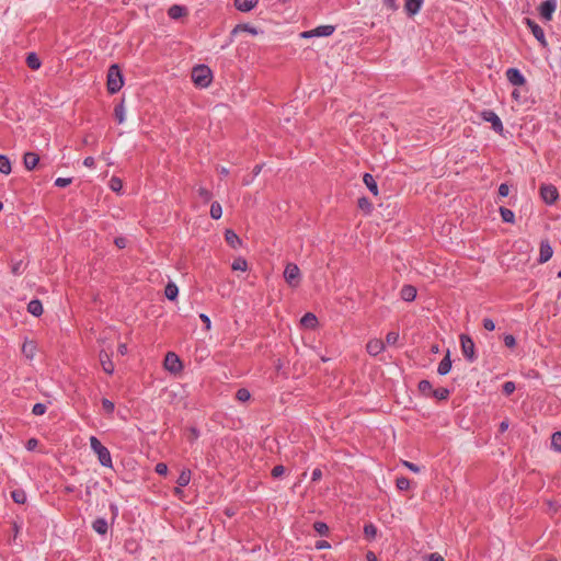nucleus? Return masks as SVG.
<instances>
[{"instance_id": "nucleus-1", "label": "nucleus", "mask_w": 561, "mask_h": 561, "mask_svg": "<svg viewBox=\"0 0 561 561\" xmlns=\"http://www.w3.org/2000/svg\"><path fill=\"white\" fill-rule=\"evenodd\" d=\"M124 84V79L118 65L114 64L108 68L107 71V91L111 94L117 93Z\"/></svg>"}, {"instance_id": "nucleus-2", "label": "nucleus", "mask_w": 561, "mask_h": 561, "mask_svg": "<svg viewBox=\"0 0 561 561\" xmlns=\"http://www.w3.org/2000/svg\"><path fill=\"white\" fill-rule=\"evenodd\" d=\"M91 449L98 455L99 461L102 466L112 468V457L110 450L102 445V443L95 437H90Z\"/></svg>"}, {"instance_id": "nucleus-3", "label": "nucleus", "mask_w": 561, "mask_h": 561, "mask_svg": "<svg viewBox=\"0 0 561 561\" xmlns=\"http://www.w3.org/2000/svg\"><path fill=\"white\" fill-rule=\"evenodd\" d=\"M193 82L201 87L206 88L211 82V71L207 66L195 67L192 71Z\"/></svg>"}, {"instance_id": "nucleus-4", "label": "nucleus", "mask_w": 561, "mask_h": 561, "mask_svg": "<svg viewBox=\"0 0 561 561\" xmlns=\"http://www.w3.org/2000/svg\"><path fill=\"white\" fill-rule=\"evenodd\" d=\"M284 278L288 286L296 288L301 280V273L297 264L288 263L284 271Z\"/></svg>"}, {"instance_id": "nucleus-5", "label": "nucleus", "mask_w": 561, "mask_h": 561, "mask_svg": "<svg viewBox=\"0 0 561 561\" xmlns=\"http://www.w3.org/2000/svg\"><path fill=\"white\" fill-rule=\"evenodd\" d=\"M460 343H461V352L463 356L469 360L473 362L476 359V347L471 337L468 335L462 334L460 336Z\"/></svg>"}, {"instance_id": "nucleus-6", "label": "nucleus", "mask_w": 561, "mask_h": 561, "mask_svg": "<svg viewBox=\"0 0 561 561\" xmlns=\"http://www.w3.org/2000/svg\"><path fill=\"white\" fill-rule=\"evenodd\" d=\"M334 30L335 27L333 25H321L313 30L302 32L300 36L304 38L330 36L333 34Z\"/></svg>"}, {"instance_id": "nucleus-7", "label": "nucleus", "mask_w": 561, "mask_h": 561, "mask_svg": "<svg viewBox=\"0 0 561 561\" xmlns=\"http://www.w3.org/2000/svg\"><path fill=\"white\" fill-rule=\"evenodd\" d=\"M163 364L164 368L171 373H179L182 369V363L179 356L173 352H169L165 355Z\"/></svg>"}, {"instance_id": "nucleus-8", "label": "nucleus", "mask_w": 561, "mask_h": 561, "mask_svg": "<svg viewBox=\"0 0 561 561\" xmlns=\"http://www.w3.org/2000/svg\"><path fill=\"white\" fill-rule=\"evenodd\" d=\"M557 9V0H546L543 1L539 8V14L540 16L546 20L550 21L552 19V15Z\"/></svg>"}, {"instance_id": "nucleus-9", "label": "nucleus", "mask_w": 561, "mask_h": 561, "mask_svg": "<svg viewBox=\"0 0 561 561\" xmlns=\"http://www.w3.org/2000/svg\"><path fill=\"white\" fill-rule=\"evenodd\" d=\"M481 117L483 121L491 123V126L494 131L502 134L503 124L501 118L493 111H483L481 113Z\"/></svg>"}, {"instance_id": "nucleus-10", "label": "nucleus", "mask_w": 561, "mask_h": 561, "mask_svg": "<svg viewBox=\"0 0 561 561\" xmlns=\"http://www.w3.org/2000/svg\"><path fill=\"white\" fill-rule=\"evenodd\" d=\"M540 195L547 204H553L559 196L558 191L553 185H542L540 187Z\"/></svg>"}, {"instance_id": "nucleus-11", "label": "nucleus", "mask_w": 561, "mask_h": 561, "mask_svg": "<svg viewBox=\"0 0 561 561\" xmlns=\"http://www.w3.org/2000/svg\"><path fill=\"white\" fill-rule=\"evenodd\" d=\"M526 24L530 28L533 35L536 37V39L543 46H547V42L545 38V32L533 20L526 19Z\"/></svg>"}, {"instance_id": "nucleus-12", "label": "nucleus", "mask_w": 561, "mask_h": 561, "mask_svg": "<svg viewBox=\"0 0 561 561\" xmlns=\"http://www.w3.org/2000/svg\"><path fill=\"white\" fill-rule=\"evenodd\" d=\"M506 78L513 85L520 87L526 83L525 77L516 68H510L506 71Z\"/></svg>"}, {"instance_id": "nucleus-13", "label": "nucleus", "mask_w": 561, "mask_h": 561, "mask_svg": "<svg viewBox=\"0 0 561 561\" xmlns=\"http://www.w3.org/2000/svg\"><path fill=\"white\" fill-rule=\"evenodd\" d=\"M100 364L104 373L112 375L114 373V363L111 359V355L106 351L99 353Z\"/></svg>"}, {"instance_id": "nucleus-14", "label": "nucleus", "mask_w": 561, "mask_h": 561, "mask_svg": "<svg viewBox=\"0 0 561 561\" xmlns=\"http://www.w3.org/2000/svg\"><path fill=\"white\" fill-rule=\"evenodd\" d=\"M385 350V342L380 339H371L366 344V351L371 356H377Z\"/></svg>"}, {"instance_id": "nucleus-15", "label": "nucleus", "mask_w": 561, "mask_h": 561, "mask_svg": "<svg viewBox=\"0 0 561 561\" xmlns=\"http://www.w3.org/2000/svg\"><path fill=\"white\" fill-rule=\"evenodd\" d=\"M553 254L552 247L550 245L549 241L543 240L540 242V249H539V262L546 263L551 259Z\"/></svg>"}, {"instance_id": "nucleus-16", "label": "nucleus", "mask_w": 561, "mask_h": 561, "mask_svg": "<svg viewBox=\"0 0 561 561\" xmlns=\"http://www.w3.org/2000/svg\"><path fill=\"white\" fill-rule=\"evenodd\" d=\"M259 3V0H234V7L240 12H250Z\"/></svg>"}, {"instance_id": "nucleus-17", "label": "nucleus", "mask_w": 561, "mask_h": 561, "mask_svg": "<svg viewBox=\"0 0 561 561\" xmlns=\"http://www.w3.org/2000/svg\"><path fill=\"white\" fill-rule=\"evenodd\" d=\"M168 15L173 20H178L187 15V9L183 5L173 4L169 8Z\"/></svg>"}, {"instance_id": "nucleus-18", "label": "nucleus", "mask_w": 561, "mask_h": 561, "mask_svg": "<svg viewBox=\"0 0 561 561\" xmlns=\"http://www.w3.org/2000/svg\"><path fill=\"white\" fill-rule=\"evenodd\" d=\"M39 157L35 152H26L23 157V163L25 169L33 170L38 164Z\"/></svg>"}, {"instance_id": "nucleus-19", "label": "nucleus", "mask_w": 561, "mask_h": 561, "mask_svg": "<svg viewBox=\"0 0 561 561\" xmlns=\"http://www.w3.org/2000/svg\"><path fill=\"white\" fill-rule=\"evenodd\" d=\"M451 369L450 352L447 351L445 357L440 360L437 367V373L442 376L447 375Z\"/></svg>"}, {"instance_id": "nucleus-20", "label": "nucleus", "mask_w": 561, "mask_h": 561, "mask_svg": "<svg viewBox=\"0 0 561 561\" xmlns=\"http://www.w3.org/2000/svg\"><path fill=\"white\" fill-rule=\"evenodd\" d=\"M36 351H37V346L34 341H25L22 345V353L28 359L34 358Z\"/></svg>"}, {"instance_id": "nucleus-21", "label": "nucleus", "mask_w": 561, "mask_h": 561, "mask_svg": "<svg viewBox=\"0 0 561 561\" xmlns=\"http://www.w3.org/2000/svg\"><path fill=\"white\" fill-rule=\"evenodd\" d=\"M400 296L404 301H413L416 297V289L412 285H404L401 288Z\"/></svg>"}, {"instance_id": "nucleus-22", "label": "nucleus", "mask_w": 561, "mask_h": 561, "mask_svg": "<svg viewBox=\"0 0 561 561\" xmlns=\"http://www.w3.org/2000/svg\"><path fill=\"white\" fill-rule=\"evenodd\" d=\"M225 239H226V242L232 248V249H237L241 245V239L238 237L237 233H234V231L228 229L226 230L225 232Z\"/></svg>"}, {"instance_id": "nucleus-23", "label": "nucleus", "mask_w": 561, "mask_h": 561, "mask_svg": "<svg viewBox=\"0 0 561 561\" xmlns=\"http://www.w3.org/2000/svg\"><path fill=\"white\" fill-rule=\"evenodd\" d=\"M422 4L423 0H405L404 8L408 14L414 15L421 10Z\"/></svg>"}, {"instance_id": "nucleus-24", "label": "nucleus", "mask_w": 561, "mask_h": 561, "mask_svg": "<svg viewBox=\"0 0 561 561\" xmlns=\"http://www.w3.org/2000/svg\"><path fill=\"white\" fill-rule=\"evenodd\" d=\"M240 32H245V33H249L251 35H257L259 34L257 28L252 26V25H250V24H238L231 31V36H234V35H237Z\"/></svg>"}, {"instance_id": "nucleus-25", "label": "nucleus", "mask_w": 561, "mask_h": 561, "mask_svg": "<svg viewBox=\"0 0 561 561\" xmlns=\"http://www.w3.org/2000/svg\"><path fill=\"white\" fill-rule=\"evenodd\" d=\"M300 323L306 329H314L318 324V319L313 313L308 312L301 318Z\"/></svg>"}, {"instance_id": "nucleus-26", "label": "nucleus", "mask_w": 561, "mask_h": 561, "mask_svg": "<svg viewBox=\"0 0 561 561\" xmlns=\"http://www.w3.org/2000/svg\"><path fill=\"white\" fill-rule=\"evenodd\" d=\"M27 311L35 316L39 317L43 313V305L38 299H33L27 305Z\"/></svg>"}, {"instance_id": "nucleus-27", "label": "nucleus", "mask_w": 561, "mask_h": 561, "mask_svg": "<svg viewBox=\"0 0 561 561\" xmlns=\"http://www.w3.org/2000/svg\"><path fill=\"white\" fill-rule=\"evenodd\" d=\"M363 181H364L365 185L367 186V188L375 196H377L378 195V185H377V182L375 181L374 176L371 174H369V173H365L364 178H363Z\"/></svg>"}, {"instance_id": "nucleus-28", "label": "nucleus", "mask_w": 561, "mask_h": 561, "mask_svg": "<svg viewBox=\"0 0 561 561\" xmlns=\"http://www.w3.org/2000/svg\"><path fill=\"white\" fill-rule=\"evenodd\" d=\"M92 528L100 535H105L108 529V524L104 518H96L93 524Z\"/></svg>"}, {"instance_id": "nucleus-29", "label": "nucleus", "mask_w": 561, "mask_h": 561, "mask_svg": "<svg viewBox=\"0 0 561 561\" xmlns=\"http://www.w3.org/2000/svg\"><path fill=\"white\" fill-rule=\"evenodd\" d=\"M26 65L32 70H37V69H39L42 64H41L38 56L35 53H30L26 57Z\"/></svg>"}, {"instance_id": "nucleus-30", "label": "nucleus", "mask_w": 561, "mask_h": 561, "mask_svg": "<svg viewBox=\"0 0 561 561\" xmlns=\"http://www.w3.org/2000/svg\"><path fill=\"white\" fill-rule=\"evenodd\" d=\"M165 297L170 300H174L178 297L179 288L174 283H169L164 289Z\"/></svg>"}, {"instance_id": "nucleus-31", "label": "nucleus", "mask_w": 561, "mask_h": 561, "mask_svg": "<svg viewBox=\"0 0 561 561\" xmlns=\"http://www.w3.org/2000/svg\"><path fill=\"white\" fill-rule=\"evenodd\" d=\"M11 162L7 156L0 154V172L8 175L11 173Z\"/></svg>"}, {"instance_id": "nucleus-32", "label": "nucleus", "mask_w": 561, "mask_h": 561, "mask_svg": "<svg viewBox=\"0 0 561 561\" xmlns=\"http://www.w3.org/2000/svg\"><path fill=\"white\" fill-rule=\"evenodd\" d=\"M191 481V470H183L178 480H176V483L181 488H184Z\"/></svg>"}, {"instance_id": "nucleus-33", "label": "nucleus", "mask_w": 561, "mask_h": 561, "mask_svg": "<svg viewBox=\"0 0 561 561\" xmlns=\"http://www.w3.org/2000/svg\"><path fill=\"white\" fill-rule=\"evenodd\" d=\"M358 208L369 214L373 210V204L367 197H360L357 202Z\"/></svg>"}, {"instance_id": "nucleus-34", "label": "nucleus", "mask_w": 561, "mask_h": 561, "mask_svg": "<svg viewBox=\"0 0 561 561\" xmlns=\"http://www.w3.org/2000/svg\"><path fill=\"white\" fill-rule=\"evenodd\" d=\"M231 268L233 271H247L248 270V262L243 257H237L231 265Z\"/></svg>"}, {"instance_id": "nucleus-35", "label": "nucleus", "mask_w": 561, "mask_h": 561, "mask_svg": "<svg viewBox=\"0 0 561 561\" xmlns=\"http://www.w3.org/2000/svg\"><path fill=\"white\" fill-rule=\"evenodd\" d=\"M500 213H501V217H502L503 221L511 222V224L514 222L515 215H514V213L511 209L505 208V207H501L500 208Z\"/></svg>"}, {"instance_id": "nucleus-36", "label": "nucleus", "mask_w": 561, "mask_h": 561, "mask_svg": "<svg viewBox=\"0 0 561 561\" xmlns=\"http://www.w3.org/2000/svg\"><path fill=\"white\" fill-rule=\"evenodd\" d=\"M210 216L213 219H219L222 216V208L218 202H214L210 206Z\"/></svg>"}, {"instance_id": "nucleus-37", "label": "nucleus", "mask_w": 561, "mask_h": 561, "mask_svg": "<svg viewBox=\"0 0 561 561\" xmlns=\"http://www.w3.org/2000/svg\"><path fill=\"white\" fill-rule=\"evenodd\" d=\"M551 447L556 451H561V432H556L551 436Z\"/></svg>"}, {"instance_id": "nucleus-38", "label": "nucleus", "mask_w": 561, "mask_h": 561, "mask_svg": "<svg viewBox=\"0 0 561 561\" xmlns=\"http://www.w3.org/2000/svg\"><path fill=\"white\" fill-rule=\"evenodd\" d=\"M110 187L113 192L119 193L123 188V182L119 178L113 176L110 180Z\"/></svg>"}, {"instance_id": "nucleus-39", "label": "nucleus", "mask_w": 561, "mask_h": 561, "mask_svg": "<svg viewBox=\"0 0 561 561\" xmlns=\"http://www.w3.org/2000/svg\"><path fill=\"white\" fill-rule=\"evenodd\" d=\"M313 528L321 536H327L329 534V527L323 522H316L313 524Z\"/></svg>"}, {"instance_id": "nucleus-40", "label": "nucleus", "mask_w": 561, "mask_h": 561, "mask_svg": "<svg viewBox=\"0 0 561 561\" xmlns=\"http://www.w3.org/2000/svg\"><path fill=\"white\" fill-rule=\"evenodd\" d=\"M13 501L18 504H24L26 501V494L23 491L15 490L11 493Z\"/></svg>"}, {"instance_id": "nucleus-41", "label": "nucleus", "mask_w": 561, "mask_h": 561, "mask_svg": "<svg viewBox=\"0 0 561 561\" xmlns=\"http://www.w3.org/2000/svg\"><path fill=\"white\" fill-rule=\"evenodd\" d=\"M396 484L400 491H407L410 489V480L405 477L398 478Z\"/></svg>"}, {"instance_id": "nucleus-42", "label": "nucleus", "mask_w": 561, "mask_h": 561, "mask_svg": "<svg viewBox=\"0 0 561 561\" xmlns=\"http://www.w3.org/2000/svg\"><path fill=\"white\" fill-rule=\"evenodd\" d=\"M433 396L438 400H445L449 396V390L446 388H437L433 391Z\"/></svg>"}, {"instance_id": "nucleus-43", "label": "nucleus", "mask_w": 561, "mask_h": 561, "mask_svg": "<svg viewBox=\"0 0 561 561\" xmlns=\"http://www.w3.org/2000/svg\"><path fill=\"white\" fill-rule=\"evenodd\" d=\"M250 397H251V394H250L249 390H248V389H245V388H241V389H239V390L237 391V393H236V398H237L239 401H241V402H245V401H248V400L250 399Z\"/></svg>"}, {"instance_id": "nucleus-44", "label": "nucleus", "mask_w": 561, "mask_h": 561, "mask_svg": "<svg viewBox=\"0 0 561 561\" xmlns=\"http://www.w3.org/2000/svg\"><path fill=\"white\" fill-rule=\"evenodd\" d=\"M115 117L119 124H122L125 121V108L123 104H119L115 107Z\"/></svg>"}, {"instance_id": "nucleus-45", "label": "nucleus", "mask_w": 561, "mask_h": 561, "mask_svg": "<svg viewBox=\"0 0 561 561\" xmlns=\"http://www.w3.org/2000/svg\"><path fill=\"white\" fill-rule=\"evenodd\" d=\"M399 340V333L396 331H391L386 335V344L396 345Z\"/></svg>"}, {"instance_id": "nucleus-46", "label": "nucleus", "mask_w": 561, "mask_h": 561, "mask_svg": "<svg viewBox=\"0 0 561 561\" xmlns=\"http://www.w3.org/2000/svg\"><path fill=\"white\" fill-rule=\"evenodd\" d=\"M102 408L107 414H112L114 412L115 405L114 403L108 399L102 400Z\"/></svg>"}, {"instance_id": "nucleus-47", "label": "nucleus", "mask_w": 561, "mask_h": 561, "mask_svg": "<svg viewBox=\"0 0 561 561\" xmlns=\"http://www.w3.org/2000/svg\"><path fill=\"white\" fill-rule=\"evenodd\" d=\"M419 389L423 393H428L432 390V383L428 380H421Z\"/></svg>"}, {"instance_id": "nucleus-48", "label": "nucleus", "mask_w": 561, "mask_h": 561, "mask_svg": "<svg viewBox=\"0 0 561 561\" xmlns=\"http://www.w3.org/2000/svg\"><path fill=\"white\" fill-rule=\"evenodd\" d=\"M516 387H515V383L513 381H506L504 385H503V392L506 394V396H510L512 394L514 391H515Z\"/></svg>"}, {"instance_id": "nucleus-49", "label": "nucleus", "mask_w": 561, "mask_h": 561, "mask_svg": "<svg viewBox=\"0 0 561 561\" xmlns=\"http://www.w3.org/2000/svg\"><path fill=\"white\" fill-rule=\"evenodd\" d=\"M364 533L367 537L374 538L377 534V529L373 524L365 525Z\"/></svg>"}, {"instance_id": "nucleus-50", "label": "nucleus", "mask_w": 561, "mask_h": 561, "mask_svg": "<svg viewBox=\"0 0 561 561\" xmlns=\"http://www.w3.org/2000/svg\"><path fill=\"white\" fill-rule=\"evenodd\" d=\"M32 412L35 415H43L46 412V405L43 403H36L34 404Z\"/></svg>"}, {"instance_id": "nucleus-51", "label": "nucleus", "mask_w": 561, "mask_h": 561, "mask_svg": "<svg viewBox=\"0 0 561 561\" xmlns=\"http://www.w3.org/2000/svg\"><path fill=\"white\" fill-rule=\"evenodd\" d=\"M72 180L70 178H58L55 181V185L58 187H66L70 185Z\"/></svg>"}, {"instance_id": "nucleus-52", "label": "nucleus", "mask_w": 561, "mask_h": 561, "mask_svg": "<svg viewBox=\"0 0 561 561\" xmlns=\"http://www.w3.org/2000/svg\"><path fill=\"white\" fill-rule=\"evenodd\" d=\"M285 473V467L282 465L275 466L272 470L273 478H279Z\"/></svg>"}, {"instance_id": "nucleus-53", "label": "nucleus", "mask_w": 561, "mask_h": 561, "mask_svg": "<svg viewBox=\"0 0 561 561\" xmlns=\"http://www.w3.org/2000/svg\"><path fill=\"white\" fill-rule=\"evenodd\" d=\"M156 472L161 476H165L168 473V466L164 462H159L154 468Z\"/></svg>"}, {"instance_id": "nucleus-54", "label": "nucleus", "mask_w": 561, "mask_h": 561, "mask_svg": "<svg viewBox=\"0 0 561 561\" xmlns=\"http://www.w3.org/2000/svg\"><path fill=\"white\" fill-rule=\"evenodd\" d=\"M504 344L507 346V347H514L516 345V340L513 335L511 334H507L504 336Z\"/></svg>"}, {"instance_id": "nucleus-55", "label": "nucleus", "mask_w": 561, "mask_h": 561, "mask_svg": "<svg viewBox=\"0 0 561 561\" xmlns=\"http://www.w3.org/2000/svg\"><path fill=\"white\" fill-rule=\"evenodd\" d=\"M198 194L205 201H209L210 197H211V193L207 188H205V187H199L198 188Z\"/></svg>"}, {"instance_id": "nucleus-56", "label": "nucleus", "mask_w": 561, "mask_h": 561, "mask_svg": "<svg viewBox=\"0 0 561 561\" xmlns=\"http://www.w3.org/2000/svg\"><path fill=\"white\" fill-rule=\"evenodd\" d=\"M199 319L204 322V324H205V330H206V331H209V330H210V328H211V322H210L209 317H208L207 314H205V313H201V314H199Z\"/></svg>"}, {"instance_id": "nucleus-57", "label": "nucleus", "mask_w": 561, "mask_h": 561, "mask_svg": "<svg viewBox=\"0 0 561 561\" xmlns=\"http://www.w3.org/2000/svg\"><path fill=\"white\" fill-rule=\"evenodd\" d=\"M114 243L118 249H124L127 245V240L124 237H117L115 238Z\"/></svg>"}, {"instance_id": "nucleus-58", "label": "nucleus", "mask_w": 561, "mask_h": 561, "mask_svg": "<svg viewBox=\"0 0 561 561\" xmlns=\"http://www.w3.org/2000/svg\"><path fill=\"white\" fill-rule=\"evenodd\" d=\"M483 328L488 331H493L495 329V323L492 319L485 318L483 320Z\"/></svg>"}, {"instance_id": "nucleus-59", "label": "nucleus", "mask_w": 561, "mask_h": 561, "mask_svg": "<svg viewBox=\"0 0 561 561\" xmlns=\"http://www.w3.org/2000/svg\"><path fill=\"white\" fill-rule=\"evenodd\" d=\"M510 193V187L507 184L502 183L499 187V195L502 197H506Z\"/></svg>"}, {"instance_id": "nucleus-60", "label": "nucleus", "mask_w": 561, "mask_h": 561, "mask_svg": "<svg viewBox=\"0 0 561 561\" xmlns=\"http://www.w3.org/2000/svg\"><path fill=\"white\" fill-rule=\"evenodd\" d=\"M402 465H403L405 468H408L409 470H411V471H413V472H415V473L420 472V468H419L416 465H414L413 462H410V461L403 460V461H402Z\"/></svg>"}, {"instance_id": "nucleus-61", "label": "nucleus", "mask_w": 561, "mask_h": 561, "mask_svg": "<svg viewBox=\"0 0 561 561\" xmlns=\"http://www.w3.org/2000/svg\"><path fill=\"white\" fill-rule=\"evenodd\" d=\"M330 547H331V545L328 541H325V540H319V541L316 542V548L318 550L329 549Z\"/></svg>"}, {"instance_id": "nucleus-62", "label": "nucleus", "mask_w": 561, "mask_h": 561, "mask_svg": "<svg viewBox=\"0 0 561 561\" xmlns=\"http://www.w3.org/2000/svg\"><path fill=\"white\" fill-rule=\"evenodd\" d=\"M322 478V471L319 468H316L312 471V481H319Z\"/></svg>"}, {"instance_id": "nucleus-63", "label": "nucleus", "mask_w": 561, "mask_h": 561, "mask_svg": "<svg viewBox=\"0 0 561 561\" xmlns=\"http://www.w3.org/2000/svg\"><path fill=\"white\" fill-rule=\"evenodd\" d=\"M83 164L87 167V168H93L94 164H95V160L93 157H87L84 160H83Z\"/></svg>"}, {"instance_id": "nucleus-64", "label": "nucleus", "mask_w": 561, "mask_h": 561, "mask_svg": "<svg viewBox=\"0 0 561 561\" xmlns=\"http://www.w3.org/2000/svg\"><path fill=\"white\" fill-rule=\"evenodd\" d=\"M428 561H444V558L438 553H431L428 556Z\"/></svg>"}]
</instances>
